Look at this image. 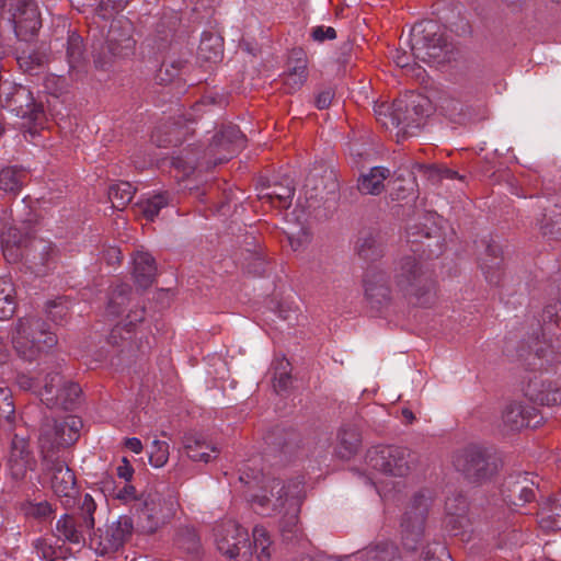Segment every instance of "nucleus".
<instances>
[{
    "instance_id": "obj_36",
    "label": "nucleus",
    "mask_w": 561,
    "mask_h": 561,
    "mask_svg": "<svg viewBox=\"0 0 561 561\" xmlns=\"http://www.w3.org/2000/svg\"><path fill=\"white\" fill-rule=\"evenodd\" d=\"M390 176V171L383 167H374L367 174L358 179V190L363 194L378 195L385 188V180Z\"/></svg>"
},
{
    "instance_id": "obj_14",
    "label": "nucleus",
    "mask_w": 561,
    "mask_h": 561,
    "mask_svg": "<svg viewBox=\"0 0 561 561\" xmlns=\"http://www.w3.org/2000/svg\"><path fill=\"white\" fill-rule=\"evenodd\" d=\"M10 12V20L19 39L27 41L37 34L42 20L34 0H12Z\"/></svg>"
},
{
    "instance_id": "obj_62",
    "label": "nucleus",
    "mask_w": 561,
    "mask_h": 561,
    "mask_svg": "<svg viewBox=\"0 0 561 561\" xmlns=\"http://www.w3.org/2000/svg\"><path fill=\"white\" fill-rule=\"evenodd\" d=\"M107 44H101L100 47L93 49V61L96 68L105 70L110 68L113 62L118 59L116 55H110L106 50Z\"/></svg>"
},
{
    "instance_id": "obj_48",
    "label": "nucleus",
    "mask_w": 561,
    "mask_h": 561,
    "mask_svg": "<svg viewBox=\"0 0 561 561\" xmlns=\"http://www.w3.org/2000/svg\"><path fill=\"white\" fill-rule=\"evenodd\" d=\"M22 511L27 518L45 522L53 517L56 508L48 501H27L22 505Z\"/></svg>"
},
{
    "instance_id": "obj_9",
    "label": "nucleus",
    "mask_w": 561,
    "mask_h": 561,
    "mask_svg": "<svg viewBox=\"0 0 561 561\" xmlns=\"http://www.w3.org/2000/svg\"><path fill=\"white\" fill-rule=\"evenodd\" d=\"M407 234L413 255L422 261L438 257L444 252L445 239L433 216L410 226Z\"/></svg>"
},
{
    "instance_id": "obj_8",
    "label": "nucleus",
    "mask_w": 561,
    "mask_h": 561,
    "mask_svg": "<svg viewBox=\"0 0 561 561\" xmlns=\"http://www.w3.org/2000/svg\"><path fill=\"white\" fill-rule=\"evenodd\" d=\"M430 506L431 497L421 492L409 502L400 524L401 540L405 549L414 551L421 545Z\"/></svg>"
},
{
    "instance_id": "obj_40",
    "label": "nucleus",
    "mask_w": 561,
    "mask_h": 561,
    "mask_svg": "<svg viewBox=\"0 0 561 561\" xmlns=\"http://www.w3.org/2000/svg\"><path fill=\"white\" fill-rule=\"evenodd\" d=\"M82 426V420L75 415H68L60 420H56L60 447L72 445L79 438Z\"/></svg>"
},
{
    "instance_id": "obj_59",
    "label": "nucleus",
    "mask_w": 561,
    "mask_h": 561,
    "mask_svg": "<svg viewBox=\"0 0 561 561\" xmlns=\"http://www.w3.org/2000/svg\"><path fill=\"white\" fill-rule=\"evenodd\" d=\"M145 318V309L137 308L129 311L124 320L123 324H118L112 331L111 337L115 339L116 334H121L122 330H126L127 333L131 332L135 325L141 322Z\"/></svg>"
},
{
    "instance_id": "obj_56",
    "label": "nucleus",
    "mask_w": 561,
    "mask_h": 561,
    "mask_svg": "<svg viewBox=\"0 0 561 561\" xmlns=\"http://www.w3.org/2000/svg\"><path fill=\"white\" fill-rule=\"evenodd\" d=\"M169 459V445L165 442L154 439L149 448V461L156 467L160 468L167 463Z\"/></svg>"
},
{
    "instance_id": "obj_31",
    "label": "nucleus",
    "mask_w": 561,
    "mask_h": 561,
    "mask_svg": "<svg viewBox=\"0 0 561 561\" xmlns=\"http://www.w3.org/2000/svg\"><path fill=\"white\" fill-rule=\"evenodd\" d=\"M362 561H402L399 548L391 541H380L369 545L357 552Z\"/></svg>"
},
{
    "instance_id": "obj_41",
    "label": "nucleus",
    "mask_w": 561,
    "mask_h": 561,
    "mask_svg": "<svg viewBox=\"0 0 561 561\" xmlns=\"http://www.w3.org/2000/svg\"><path fill=\"white\" fill-rule=\"evenodd\" d=\"M56 531L70 543L80 545L85 541V533L77 525V517L72 514H64L57 520Z\"/></svg>"
},
{
    "instance_id": "obj_24",
    "label": "nucleus",
    "mask_w": 561,
    "mask_h": 561,
    "mask_svg": "<svg viewBox=\"0 0 561 561\" xmlns=\"http://www.w3.org/2000/svg\"><path fill=\"white\" fill-rule=\"evenodd\" d=\"M174 549L190 560H198L203 554L201 537L193 526L182 525L178 527L173 538Z\"/></svg>"
},
{
    "instance_id": "obj_16",
    "label": "nucleus",
    "mask_w": 561,
    "mask_h": 561,
    "mask_svg": "<svg viewBox=\"0 0 561 561\" xmlns=\"http://www.w3.org/2000/svg\"><path fill=\"white\" fill-rule=\"evenodd\" d=\"M365 297L370 307L380 310L389 306L391 289L387 273L377 267L368 268L364 276Z\"/></svg>"
},
{
    "instance_id": "obj_33",
    "label": "nucleus",
    "mask_w": 561,
    "mask_h": 561,
    "mask_svg": "<svg viewBox=\"0 0 561 561\" xmlns=\"http://www.w3.org/2000/svg\"><path fill=\"white\" fill-rule=\"evenodd\" d=\"M55 419H46L39 430L38 445L43 460L51 459L53 453L60 448Z\"/></svg>"
},
{
    "instance_id": "obj_63",
    "label": "nucleus",
    "mask_w": 561,
    "mask_h": 561,
    "mask_svg": "<svg viewBox=\"0 0 561 561\" xmlns=\"http://www.w3.org/2000/svg\"><path fill=\"white\" fill-rule=\"evenodd\" d=\"M392 58L396 65L402 69H405L407 72H411L416 77L421 75V67L416 66L414 62H411V59L414 58L412 54L409 55L404 50L397 49Z\"/></svg>"
},
{
    "instance_id": "obj_2",
    "label": "nucleus",
    "mask_w": 561,
    "mask_h": 561,
    "mask_svg": "<svg viewBox=\"0 0 561 561\" xmlns=\"http://www.w3.org/2000/svg\"><path fill=\"white\" fill-rule=\"evenodd\" d=\"M396 286L415 304L427 305L434 295L435 282L427 265L413 254L401 256L396 263Z\"/></svg>"
},
{
    "instance_id": "obj_57",
    "label": "nucleus",
    "mask_w": 561,
    "mask_h": 561,
    "mask_svg": "<svg viewBox=\"0 0 561 561\" xmlns=\"http://www.w3.org/2000/svg\"><path fill=\"white\" fill-rule=\"evenodd\" d=\"M46 312L51 321L57 324H61L66 321L69 308L64 299L58 298L46 304Z\"/></svg>"
},
{
    "instance_id": "obj_34",
    "label": "nucleus",
    "mask_w": 561,
    "mask_h": 561,
    "mask_svg": "<svg viewBox=\"0 0 561 561\" xmlns=\"http://www.w3.org/2000/svg\"><path fill=\"white\" fill-rule=\"evenodd\" d=\"M134 26L127 19L114 20L111 23L107 37L112 38L113 43L121 42V48L125 53H134L136 41L133 37Z\"/></svg>"
},
{
    "instance_id": "obj_43",
    "label": "nucleus",
    "mask_w": 561,
    "mask_h": 561,
    "mask_svg": "<svg viewBox=\"0 0 561 561\" xmlns=\"http://www.w3.org/2000/svg\"><path fill=\"white\" fill-rule=\"evenodd\" d=\"M66 57L69 70L75 71L84 65V47L82 37L72 32L69 34L66 45Z\"/></svg>"
},
{
    "instance_id": "obj_52",
    "label": "nucleus",
    "mask_w": 561,
    "mask_h": 561,
    "mask_svg": "<svg viewBox=\"0 0 561 561\" xmlns=\"http://www.w3.org/2000/svg\"><path fill=\"white\" fill-rule=\"evenodd\" d=\"M168 205V196L165 194H157L144 202L137 204L139 211L148 219L153 220L158 216L161 208Z\"/></svg>"
},
{
    "instance_id": "obj_44",
    "label": "nucleus",
    "mask_w": 561,
    "mask_h": 561,
    "mask_svg": "<svg viewBox=\"0 0 561 561\" xmlns=\"http://www.w3.org/2000/svg\"><path fill=\"white\" fill-rule=\"evenodd\" d=\"M27 173L18 167L4 168L0 171V188L4 192L18 193L24 185Z\"/></svg>"
},
{
    "instance_id": "obj_18",
    "label": "nucleus",
    "mask_w": 561,
    "mask_h": 561,
    "mask_svg": "<svg viewBox=\"0 0 561 561\" xmlns=\"http://www.w3.org/2000/svg\"><path fill=\"white\" fill-rule=\"evenodd\" d=\"M34 271L37 274H46L55 268L58 259V249L51 242L43 239H32L25 252Z\"/></svg>"
},
{
    "instance_id": "obj_47",
    "label": "nucleus",
    "mask_w": 561,
    "mask_h": 561,
    "mask_svg": "<svg viewBox=\"0 0 561 561\" xmlns=\"http://www.w3.org/2000/svg\"><path fill=\"white\" fill-rule=\"evenodd\" d=\"M15 308L13 285L0 278V320L11 318L15 312Z\"/></svg>"
},
{
    "instance_id": "obj_5",
    "label": "nucleus",
    "mask_w": 561,
    "mask_h": 561,
    "mask_svg": "<svg viewBox=\"0 0 561 561\" xmlns=\"http://www.w3.org/2000/svg\"><path fill=\"white\" fill-rule=\"evenodd\" d=\"M410 47L414 59L423 62H445L450 59L451 45L434 21H422L411 30Z\"/></svg>"
},
{
    "instance_id": "obj_35",
    "label": "nucleus",
    "mask_w": 561,
    "mask_h": 561,
    "mask_svg": "<svg viewBox=\"0 0 561 561\" xmlns=\"http://www.w3.org/2000/svg\"><path fill=\"white\" fill-rule=\"evenodd\" d=\"M81 388L78 383L66 381L57 393L46 398V402L51 407H59L64 410H73L79 403Z\"/></svg>"
},
{
    "instance_id": "obj_21",
    "label": "nucleus",
    "mask_w": 561,
    "mask_h": 561,
    "mask_svg": "<svg viewBox=\"0 0 561 561\" xmlns=\"http://www.w3.org/2000/svg\"><path fill=\"white\" fill-rule=\"evenodd\" d=\"M266 443L284 459H290L300 447V435L295 430L273 428L265 437Z\"/></svg>"
},
{
    "instance_id": "obj_28",
    "label": "nucleus",
    "mask_w": 561,
    "mask_h": 561,
    "mask_svg": "<svg viewBox=\"0 0 561 561\" xmlns=\"http://www.w3.org/2000/svg\"><path fill=\"white\" fill-rule=\"evenodd\" d=\"M385 117L390 118L391 126L399 128L398 135L402 134V136H412L422 126L420 116H414L412 112H409L407 104H403V102L396 103L393 110L389 115L385 114Z\"/></svg>"
},
{
    "instance_id": "obj_32",
    "label": "nucleus",
    "mask_w": 561,
    "mask_h": 561,
    "mask_svg": "<svg viewBox=\"0 0 561 561\" xmlns=\"http://www.w3.org/2000/svg\"><path fill=\"white\" fill-rule=\"evenodd\" d=\"M184 449L190 459L205 463L216 458L219 453L217 447L211 446L204 438L194 435L184 438Z\"/></svg>"
},
{
    "instance_id": "obj_17",
    "label": "nucleus",
    "mask_w": 561,
    "mask_h": 561,
    "mask_svg": "<svg viewBox=\"0 0 561 561\" xmlns=\"http://www.w3.org/2000/svg\"><path fill=\"white\" fill-rule=\"evenodd\" d=\"M534 486L527 472L510 476L503 483V500L513 507L524 506L535 499Z\"/></svg>"
},
{
    "instance_id": "obj_30",
    "label": "nucleus",
    "mask_w": 561,
    "mask_h": 561,
    "mask_svg": "<svg viewBox=\"0 0 561 561\" xmlns=\"http://www.w3.org/2000/svg\"><path fill=\"white\" fill-rule=\"evenodd\" d=\"M362 437L358 428L354 425H343L336 437V454L342 459H350L360 448Z\"/></svg>"
},
{
    "instance_id": "obj_15",
    "label": "nucleus",
    "mask_w": 561,
    "mask_h": 561,
    "mask_svg": "<svg viewBox=\"0 0 561 561\" xmlns=\"http://www.w3.org/2000/svg\"><path fill=\"white\" fill-rule=\"evenodd\" d=\"M11 90L5 94V99L1 102L3 107H8L14 112L16 116L26 118L30 122H37L44 115V105L38 101L33 92L23 85L9 87Z\"/></svg>"
},
{
    "instance_id": "obj_37",
    "label": "nucleus",
    "mask_w": 561,
    "mask_h": 561,
    "mask_svg": "<svg viewBox=\"0 0 561 561\" xmlns=\"http://www.w3.org/2000/svg\"><path fill=\"white\" fill-rule=\"evenodd\" d=\"M301 501V497L289 500L288 506L280 513L279 529L283 538L286 540L293 539L299 533L298 523Z\"/></svg>"
},
{
    "instance_id": "obj_12",
    "label": "nucleus",
    "mask_w": 561,
    "mask_h": 561,
    "mask_svg": "<svg viewBox=\"0 0 561 561\" xmlns=\"http://www.w3.org/2000/svg\"><path fill=\"white\" fill-rule=\"evenodd\" d=\"M176 502L160 494H148L139 508V526L142 531L152 534L171 520L175 514Z\"/></svg>"
},
{
    "instance_id": "obj_64",
    "label": "nucleus",
    "mask_w": 561,
    "mask_h": 561,
    "mask_svg": "<svg viewBox=\"0 0 561 561\" xmlns=\"http://www.w3.org/2000/svg\"><path fill=\"white\" fill-rule=\"evenodd\" d=\"M541 230L545 236L561 240V213L556 214L553 217L545 218Z\"/></svg>"
},
{
    "instance_id": "obj_61",
    "label": "nucleus",
    "mask_w": 561,
    "mask_h": 561,
    "mask_svg": "<svg viewBox=\"0 0 561 561\" xmlns=\"http://www.w3.org/2000/svg\"><path fill=\"white\" fill-rule=\"evenodd\" d=\"M33 548L37 556L45 561H55L58 558V549L46 538H37L34 540Z\"/></svg>"
},
{
    "instance_id": "obj_6",
    "label": "nucleus",
    "mask_w": 561,
    "mask_h": 561,
    "mask_svg": "<svg viewBox=\"0 0 561 561\" xmlns=\"http://www.w3.org/2000/svg\"><path fill=\"white\" fill-rule=\"evenodd\" d=\"M454 466L468 483L474 485L491 481L499 472L496 458L477 445L459 450L454 457Z\"/></svg>"
},
{
    "instance_id": "obj_22",
    "label": "nucleus",
    "mask_w": 561,
    "mask_h": 561,
    "mask_svg": "<svg viewBox=\"0 0 561 561\" xmlns=\"http://www.w3.org/2000/svg\"><path fill=\"white\" fill-rule=\"evenodd\" d=\"M385 234L377 229H366L359 232L356 251L365 261L375 262L385 254Z\"/></svg>"
},
{
    "instance_id": "obj_13",
    "label": "nucleus",
    "mask_w": 561,
    "mask_h": 561,
    "mask_svg": "<svg viewBox=\"0 0 561 561\" xmlns=\"http://www.w3.org/2000/svg\"><path fill=\"white\" fill-rule=\"evenodd\" d=\"M43 466L50 474L51 490L65 507H70L78 494L75 473L64 460L58 458L43 460Z\"/></svg>"
},
{
    "instance_id": "obj_58",
    "label": "nucleus",
    "mask_w": 561,
    "mask_h": 561,
    "mask_svg": "<svg viewBox=\"0 0 561 561\" xmlns=\"http://www.w3.org/2000/svg\"><path fill=\"white\" fill-rule=\"evenodd\" d=\"M9 459L31 461L32 456L30 451L28 442L24 437L14 435L11 442V450Z\"/></svg>"
},
{
    "instance_id": "obj_20",
    "label": "nucleus",
    "mask_w": 561,
    "mask_h": 561,
    "mask_svg": "<svg viewBox=\"0 0 561 561\" xmlns=\"http://www.w3.org/2000/svg\"><path fill=\"white\" fill-rule=\"evenodd\" d=\"M481 243L484 247L483 255L480 259L481 270L489 284L497 285L503 275L502 248L492 238L483 239Z\"/></svg>"
},
{
    "instance_id": "obj_25",
    "label": "nucleus",
    "mask_w": 561,
    "mask_h": 561,
    "mask_svg": "<svg viewBox=\"0 0 561 561\" xmlns=\"http://www.w3.org/2000/svg\"><path fill=\"white\" fill-rule=\"evenodd\" d=\"M295 194V184L289 176H284L279 182H273L259 195L273 207L286 209L291 205Z\"/></svg>"
},
{
    "instance_id": "obj_49",
    "label": "nucleus",
    "mask_w": 561,
    "mask_h": 561,
    "mask_svg": "<svg viewBox=\"0 0 561 561\" xmlns=\"http://www.w3.org/2000/svg\"><path fill=\"white\" fill-rule=\"evenodd\" d=\"M255 549L256 558L259 561H268L272 556V541L267 530L262 526H256L253 529V541L251 542Z\"/></svg>"
},
{
    "instance_id": "obj_11",
    "label": "nucleus",
    "mask_w": 561,
    "mask_h": 561,
    "mask_svg": "<svg viewBox=\"0 0 561 561\" xmlns=\"http://www.w3.org/2000/svg\"><path fill=\"white\" fill-rule=\"evenodd\" d=\"M134 524L129 516H121L116 522L90 534V547L100 556L116 552L129 539Z\"/></svg>"
},
{
    "instance_id": "obj_55",
    "label": "nucleus",
    "mask_w": 561,
    "mask_h": 561,
    "mask_svg": "<svg viewBox=\"0 0 561 561\" xmlns=\"http://www.w3.org/2000/svg\"><path fill=\"white\" fill-rule=\"evenodd\" d=\"M30 237L24 233L18 227L10 226L1 234V244H9L10 247L18 245L23 248L25 251L30 247Z\"/></svg>"
},
{
    "instance_id": "obj_60",
    "label": "nucleus",
    "mask_w": 561,
    "mask_h": 561,
    "mask_svg": "<svg viewBox=\"0 0 561 561\" xmlns=\"http://www.w3.org/2000/svg\"><path fill=\"white\" fill-rule=\"evenodd\" d=\"M14 413L11 391L7 388H0V423L11 422L14 419Z\"/></svg>"
},
{
    "instance_id": "obj_27",
    "label": "nucleus",
    "mask_w": 561,
    "mask_h": 561,
    "mask_svg": "<svg viewBox=\"0 0 561 561\" xmlns=\"http://www.w3.org/2000/svg\"><path fill=\"white\" fill-rule=\"evenodd\" d=\"M538 524L546 531H561V492L553 494L541 505Z\"/></svg>"
},
{
    "instance_id": "obj_46",
    "label": "nucleus",
    "mask_w": 561,
    "mask_h": 561,
    "mask_svg": "<svg viewBox=\"0 0 561 561\" xmlns=\"http://www.w3.org/2000/svg\"><path fill=\"white\" fill-rule=\"evenodd\" d=\"M96 511V504L90 494H85L80 505L79 512L73 514L77 517V525L87 534H92L94 529L95 520L94 513Z\"/></svg>"
},
{
    "instance_id": "obj_29",
    "label": "nucleus",
    "mask_w": 561,
    "mask_h": 561,
    "mask_svg": "<svg viewBox=\"0 0 561 561\" xmlns=\"http://www.w3.org/2000/svg\"><path fill=\"white\" fill-rule=\"evenodd\" d=\"M133 274L140 288L146 289L152 285L157 275V265L151 254L144 251L136 252Z\"/></svg>"
},
{
    "instance_id": "obj_54",
    "label": "nucleus",
    "mask_w": 561,
    "mask_h": 561,
    "mask_svg": "<svg viewBox=\"0 0 561 561\" xmlns=\"http://www.w3.org/2000/svg\"><path fill=\"white\" fill-rule=\"evenodd\" d=\"M289 362L282 359L275 367L273 377V387L276 392H282L288 389L291 382V375L289 371Z\"/></svg>"
},
{
    "instance_id": "obj_53",
    "label": "nucleus",
    "mask_w": 561,
    "mask_h": 561,
    "mask_svg": "<svg viewBox=\"0 0 561 561\" xmlns=\"http://www.w3.org/2000/svg\"><path fill=\"white\" fill-rule=\"evenodd\" d=\"M130 293V287L127 284L118 285L112 291V296L110 298L107 305V312L111 316L117 317L122 312V307L128 300V294Z\"/></svg>"
},
{
    "instance_id": "obj_3",
    "label": "nucleus",
    "mask_w": 561,
    "mask_h": 561,
    "mask_svg": "<svg viewBox=\"0 0 561 561\" xmlns=\"http://www.w3.org/2000/svg\"><path fill=\"white\" fill-rule=\"evenodd\" d=\"M256 490L247 494L252 510L264 516L280 514L288 506L289 500L300 499V482H285L277 478L262 477Z\"/></svg>"
},
{
    "instance_id": "obj_51",
    "label": "nucleus",
    "mask_w": 561,
    "mask_h": 561,
    "mask_svg": "<svg viewBox=\"0 0 561 561\" xmlns=\"http://www.w3.org/2000/svg\"><path fill=\"white\" fill-rule=\"evenodd\" d=\"M331 181L332 191L336 187L335 176L332 171H324L323 175H320L319 172L313 171L310 172L306 178L305 188L314 191V194H311L310 197L318 196L322 192L328 188L327 184H323L324 180Z\"/></svg>"
},
{
    "instance_id": "obj_42",
    "label": "nucleus",
    "mask_w": 561,
    "mask_h": 561,
    "mask_svg": "<svg viewBox=\"0 0 561 561\" xmlns=\"http://www.w3.org/2000/svg\"><path fill=\"white\" fill-rule=\"evenodd\" d=\"M525 392L530 400L539 402L540 404L549 405L561 401V392L558 390L551 391L546 389L543 381L538 380L537 378L529 380Z\"/></svg>"
},
{
    "instance_id": "obj_19",
    "label": "nucleus",
    "mask_w": 561,
    "mask_h": 561,
    "mask_svg": "<svg viewBox=\"0 0 561 561\" xmlns=\"http://www.w3.org/2000/svg\"><path fill=\"white\" fill-rule=\"evenodd\" d=\"M445 525L453 535L457 536L469 526V503L463 494L455 492L449 495L445 502Z\"/></svg>"
},
{
    "instance_id": "obj_10",
    "label": "nucleus",
    "mask_w": 561,
    "mask_h": 561,
    "mask_svg": "<svg viewBox=\"0 0 561 561\" xmlns=\"http://www.w3.org/2000/svg\"><path fill=\"white\" fill-rule=\"evenodd\" d=\"M216 545L220 553L233 561H249L253 556L248 530L234 520H227L217 528Z\"/></svg>"
},
{
    "instance_id": "obj_38",
    "label": "nucleus",
    "mask_w": 561,
    "mask_h": 561,
    "mask_svg": "<svg viewBox=\"0 0 561 561\" xmlns=\"http://www.w3.org/2000/svg\"><path fill=\"white\" fill-rule=\"evenodd\" d=\"M18 64L20 69L30 76H39L44 72L48 64V55L44 50L33 49L23 50L18 56Z\"/></svg>"
},
{
    "instance_id": "obj_39",
    "label": "nucleus",
    "mask_w": 561,
    "mask_h": 561,
    "mask_svg": "<svg viewBox=\"0 0 561 561\" xmlns=\"http://www.w3.org/2000/svg\"><path fill=\"white\" fill-rule=\"evenodd\" d=\"M222 38L214 33H204L197 49L198 58L207 62H218L222 58Z\"/></svg>"
},
{
    "instance_id": "obj_26",
    "label": "nucleus",
    "mask_w": 561,
    "mask_h": 561,
    "mask_svg": "<svg viewBox=\"0 0 561 561\" xmlns=\"http://www.w3.org/2000/svg\"><path fill=\"white\" fill-rule=\"evenodd\" d=\"M535 417L536 409L520 402L507 404L502 414L503 425L510 431H520L531 426Z\"/></svg>"
},
{
    "instance_id": "obj_45",
    "label": "nucleus",
    "mask_w": 561,
    "mask_h": 561,
    "mask_svg": "<svg viewBox=\"0 0 561 561\" xmlns=\"http://www.w3.org/2000/svg\"><path fill=\"white\" fill-rule=\"evenodd\" d=\"M135 187L129 182H118L108 188V198L116 209H124L133 199Z\"/></svg>"
},
{
    "instance_id": "obj_7",
    "label": "nucleus",
    "mask_w": 561,
    "mask_h": 561,
    "mask_svg": "<svg viewBox=\"0 0 561 561\" xmlns=\"http://www.w3.org/2000/svg\"><path fill=\"white\" fill-rule=\"evenodd\" d=\"M415 461V454L401 446H375L366 455L370 469L393 477L407 476Z\"/></svg>"
},
{
    "instance_id": "obj_4",
    "label": "nucleus",
    "mask_w": 561,
    "mask_h": 561,
    "mask_svg": "<svg viewBox=\"0 0 561 561\" xmlns=\"http://www.w3.org/2000/svg\"><path fill=\"white\" fill-rule=\"evenodd\" d=\"M12 345L24 360L36 359L42 352L57 343V336L48 331L46 323L36 317L21 318L12 331Z\"/></svg>"
},
{
    "instance_id": "obj_50",
    "label": "nucleus",
    "mask_w": 561,
    "mask_h": 561,
    "mask_svg": "<svg viewBox=\"0 0 561 561\" xmlns=\"http://www.w3.org/2000/svg\"><path fill=\"white\" fill-rule=\"evenodd\" d=\"M389 196L392 201L407 199L414 192V182L412 179H404L401 174L388 182Z\"/></svg>"
},
{
    "instance_id": "obj_1",
    "label": "nucleus",
    "mask_w": 561,
    "mask_h": 561,
    "mask_svg": "<svg viewBox=\"0 0 561 561\" xmlns=\"http://www.w3.org/2000/svg\"><path fill=\"white\" fill-rule=\"evenodd\" d=\"M245 144V137L238 126H224L213 137L205 150L199 148L183 149L180 154L172 158V165L183 176H188L195 170L208 171L219 163L228 161L240 151Z\"/></svg>"
},
{
    "instance_id": "obj_23",
    "label": "nucleus",
    "mask_w": 561,
    "mask_h": 561,
    "mask_svg": "<svg viewBox=\"0 0 561 561\" xmlns=\"http://www.w3.org/2000/svg\"><path fill=\"white\" fill-rule=\"evenodd\" d=\"M308 60L305 51L301 48L291 50L288 59V70L284 76V84L288 92L299 90L308 78Z\"/></svg>"
}]
</instances>
